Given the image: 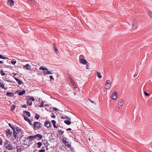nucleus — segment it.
Returning a JSON list of instances; mask_svg holds the SVG:
<instances>
[{
	"instance_id": "1",
	"label": "nucleus",
	"mask_w": 152,
	"mask_h": 152,
	"mask_svg": "<svg viewBox=\"0 0 152 152\" xmlns=\"http://www.w3.org/2000/svg\"><path fill=\"white\" fill-rule=\"evenodd\" d=\"M42 126V124L38 122H35L33 125V127L34 129L37 130L39 129Z\"/></svg>"
},
{
	"instance_id": "2",
	"label": "nucleus",
	"mask_w": 152,
	"mask_h": 152,
	"mask_svg": "<svg viewBox=\"0 0 152 152\" xmlns=\"http://www.w3.org/2000/svg\"><path fill=\"white\" fill-rule=\"evenodd\" d=\"M39 70H42L44 71L43 72V73L45 74H52L53 72L50 71L48 70V69L45 67H44L43 66H42L39 68Z\"/></svg>"
},
{
	"instance_id": "3",
	"label": "nucleus",
	"mask_w": 152,
	"mask_h": 152,
	"mask_svg": "<svg viewBox=\"0 0 152 152\" xmlns=\"http://www.w3.org/2000/svg\"><path fill=\"white\" fill-rule=\"evenodd\" d=\"M4 145L7 149L9 150H12L14 149L12 145L10 143H9L7 141H6L4 143Z\"/></svg>"
},
{
	"instance_id": "4",
	"label": "nucleus",
	"mask_w": 152,
	"mask_h": 152,
	"mask_svg": "<svg viewBox=\"0 0 152 152\" xmlns=\"http://www.w3.org/2000/svg\"><path fill=\"white\" fill-rule=\"evenodd\" d=\"M79 60L80 63L84 65L88 63V62L85 59V57L83 55H80L79 57Z\"/></svg>"
},
{
	"instance_id": "5",
	"label": "nucleus",
	"mask_w": 152,
	"mask_h": 152,
	"mask_svg": "<svg viewBox=\"0 0 152 152\" xmlns=\"http://www.w3.org/2000/svg\"><path fill=\"white\" fill-rule=\"evenodd\" d=\"M15 136L13 135L15 139L19 138L18 134H19L20 133H21V132H22L20 129L19 127H18L15 130Z\"/></svg>"
},
{
	"instance_id": "6",
	"label": "nucleus",
	"mask_w": 152,
	"mask_h": 152,
	"mask_svg": "<svg viewBox=\"0 0 152 152\" xmlns=\"http://www.w3.org/2000/svg\"><path fill=\"white\" fill-rule=\"evenodd\" d=\"M6 134L7 137H9L12 135V132L10 129H7L6 131Z\"/></svg>"
},
{
	"instance_id": "7",
	"label": "nucleus",
	"mask_w": 152,
	"mask_h": 152,
	"mask_svg": "<svg viewBox=\"0 0 152 152\" xmlns=\"http://www.w3.org/2000/svg\"><path fill=\"white\" fill-rule=\"evenodd\" d=\"M111 82L110 80H107L106 81L105 86H106L107 88H105L108 89H109L111 87Z\"/></svg>"
},
{
	"instance_id": "8",
	"label": "nucleus",
	"mask_w": 152,
	"mask_h": 152,
	"mask_svg": "<svg viewBox=\"0 0 152 152\" xmlns=\"http://www.w3.org/2000/svg\"><path fill=\"white\" fill-rule=\"evenodd\" d=\"M35 139H37L38 141H39L42 138L43 136L41 134H37L35 135Z\"/></svg>"
},
{
	"instance_id": "9",
	"label": "nucleus",
	"mask_w": 152,
	"mask_h": 152,
	"mask_svg": "<svg viewBox=\"0 0 152 152\" xmlns=\"http://www.w3.org/2000/svg\"><path fill=\"white\" fill-rule=\"evenodd\" d=\"M117 97V94L116 91H115L112 94V98L114 100H115Z\"/></svg>"
},
{
	"instance_id": "10",
	"label": "nucleus",
	"mask_w": 152,
	"mask_h": 152,
	"mask_svg": "<svg viewBox=\"0 0 152 152\" xmlns=\"http://www.w3.org/2000/svg\"><path fill=\"white\" fill-rule=\"evenodd\" d=\"M5 83L4 81L2 80H0V88L1 87L2 88L6 90V88H5L4 86Z\"/></svg>"
},
{
	"instance_id": "11",
	"label": "nucleus",
	"mask_w": 152,
	"mask_h": 152,
	"mask_svg": "<svg viewBox=\"0 0 152 152\" xmlns=\"http://www.w3.org/2000/svg\"><path fill=\"white\" fill-rule=\"evenodd\" d=\"M23 117L24 118V119L25 121L28 122L30 125H32V123L31 121L28 118L26 117L24 115H23Z\"/></svg>"
},
{
	"instance_id": "12",
	"label": "nucleus",
	"mask_w": 152,
	"mask_h": 152,
	"mask_svg": "<svg viewBox=\"0 0 152 152\" xmlns=\"http://www.w3.org/2000/svg\"><path fill=\"white\" fill-rule=\"evenodd\" d=\"M45 126L48 128H49L51 126V124L48 121H45Z\"/></svg>"
},
{
	"instance_id": "13",
	"label": "nucleus",
	"mask_w": 152,
	"mask_h": 152,
	"mask_svg": "<svg viewBox=\"0 0 152 152\" xmlns=\"http://www.w3.org/2000/svg\"><path fill=\"white\" fill-rule=\"evenodd\" d=\"M23 68H25L26 70H29L31 68V66L28 64H27L23 66Z\"/></svg>"
},
{
	"instance_id": "14",
	"label": "nucleus",
	"mask_w": 152,
	"mask_h": 152,
	"mask_svg": "<svg viewBox=\"0 0 152 152\" xmlns=\"http://www.w3.org/2000/svg\"><path fill=\"white\" fill-rule=\"evenodd\" d=\"M124 104V101L122 100H120L118 103V104L120 107L118 106V108H121L122 106Z\"/></svg>"
},
{
	"instance_id": "15",
	"label": "nucleus",
	"mask_w": 152,
	"mask_h": 152,
	"mask_svg": "<svg viewBox=\"0 0 152 152\" xmlns=\"http://www.w3.org/2000/svg\"><path fill=\"white\" fill-rule=\"evenodd\" d=\"M53 49L55 51V52H56V54H58V53L59 52H58V49H57V48L56 46V45L55 44H53Z\"/></svg>"
},
{
	"instance_id": "16",
	"label": "nucleus",
	"mask_w": 152,
	"mask_h": 152,
	"mask_svg": "<svg viewBox=\"0 0 152 152\" xmlns=\"http://www.w3.org/2000/svg\"><path fill=\"white\" fill-rule=\"evenodd\" d=\"M18 127L16 125H12V127L11 128L12 130H13V135L15 136V130L16 129V128H17Z\"/></svg>"
},
{
	"instance_id": "17",
	"label": "nucleus",
	"mask_w": 152,
	"mask_h": 152,
	"mask_svg": "<svg viewBox=\"0 0 152 152\" xmlns=\"http://www.w3.org/2000/svg\"><path fill=\"white\" fill-rule=\"evenodd\" d=\"M8 4L10 5L11 6H12L14 3V2L13 0H10L7 1Z\"/></svg>"
},
{
	"instance_id": "18",
	"label": "nucleus",
	"mask_w": 152,
	"mask_h": 152,
	"mask_svg": "<svg viewBox=\"0 0 152 152\" xmlns=\"http://www.w3.org/2000/svg\"><path fill=\"white\" fill-rule=\"evenodd\" d=\"M15 79L16 80L17 82L20 85H21L23 83V82L21 80H19L18 79L15 77Z\"/></svg>"
},
{
	"instance_id": "19",
	"label": "nucleus",
	"mask_w": 152,
	"mask_h": 152,
	"mask_svg": "<svg viewBox=\"0 0 152 152\" xmlns=\"http://www.w3.org/2000/svg\"><path fill=\"white\" fill-rule=\"evenodd\" d=\"M27 139H29L30 140H33L35 139V135L29 136L28 137Z\"/></svg>"
},
{
	"instance_id": "20",
	"label": "nucleus",
	"mask_w": 152,
	"mask_h": 152,
	"mask_svg": "<svg viewBox=\"0 0 152 152\" xmlns=\"http://www.w3.org/2000/svg\"><path fill=\"white\" fill-rule=\"evenodd\" d=\"M6 94L7 96L10 97H13L14 96V94L10 92H7L6 93Z\"/></svg>"
},
{
	"instance_id": "21",
	"label": "nucleus",
	"mask_w": 152,
	"mask_h": 152,
	"mask_svg": "<svg viewBox=\"0 0 152 152\" xmlns=\"http://www.w3.org/2000/svg\"><path fill=\"white\" fill-rule=\"evenodd\" d=\"M51 122H52V124L53 125V127L54 128H57L58 127V126H57L56 125V122L55 120H52Z\"/></svg>"
},
{
	"instance_id": "22",
	"label": "nucleus",
	"mask_w": 152,
	"mask_h": 152,
	"mask_svg": "<svg viewBox=\"0 0 152 152\" xmlns=\"http://www.w3.org/2000/svg\"><path fill=\"white\" fill-rule=\"evenodd\" d=\"M16 149L17 152H21V151L22 150V148L20 145L17 146Z\"/></svg>"
},
{
	"instance_id": "23",
	"label": "nucleus",
	"mask_w": 152,
	"mask_h": 152,
	"mask_svg": "<svg viewBox=\"0 0 152 152\" xmlns=\"http://www.w3.org/2000/svg\"><path fill=\"white\" fill-rule=\"evenodd\" d=\"M26 91L25 90L22 91H20L18 93V95L20 96H22L25 93Z\"/></svg>"
},
{
	"instance_id": "24",
	"label": "nucleus",
	"mask_w": 152,
	"mask_h": 152,
	"mask_svg": "<svg viewBox=\"0 0 152 152\" xmlns=\"http://www.w3.org/2000/svg\"><path fill=\"white\" fill-rule=\"evenodd\" d=\"M67 138L65 137H64L62 139V141L65 144H66V143H68V142L66 141Z\"/></svg>"
},
{
	"instance_id": "25",
	"label": "nucleus",
	"mask_w": 152,
	"mask_h": 152,
	"mask_svg": "<svg viewBox=\"0 0 152 152\" xmlns=\"http://www.w3.org/2000/svg\"><path fill=\"white\" fill-rule=\"evenodd\" d=\"M64 122L66 124L68 125H69L71 123V122L69 120H65L64 121Z\"/></svg>"
},
{
	"instance_id": "26",
	"label": "nucleus",
	"mask_w": 152,
	"mask_h": 152,
	"mask_svg": "<svg viewBox=\"0 0 152 152\" xmlns=\"http://www.w3.org/2000/svg\"><path fill=\"white\" fill-rule=\"evenodd\" d=\"M96 73H97V76L99 78H100L102 77V76L100 72H97Z\"/></svg>"
},
{
	"instance_id": "27",
	"label": "nucleus",
	"mask_w": 152,
	"mask_h": 152,
	"mask_svg": "<svg viewBox=\"0 0 152 152\" xmlns=\"http://www.w3.org/2000/svg\"><path fill=\"white\" fill-rule=\"evenodd\" d=\"M37 147L38 148H40L42 145V143L41 142H39L37 143Z\"/></svg>"
},
{
	"instance_id": "28",
	"label": "nucleus",
	"mask_w": 152,
	"mask_h": 152,
	"mask_svg": "<svg viewBox=\"0 0 152 152\" xmlns=\"http://www.w3.org/2000/svg\"><path fill=\"white\" fill-rule=\"evenodd\" d=\"M24 112L26 114V115H27L28 117H30V116L31 114L29 112H28L26 111H25Z\"/></svg>"
},
{
	"instance_id": "29",
	"label": "nucleus",
	"mask_w": 152,
	"mask_h": 152,
	"mask_svg": "<svg viewBox=\"0 0 152 152\" xmlns=\"http://www.w3.org/2000/svg\"><path fill=\"white\" fill-rule=\"evenodd\" d=\"M0 58H1V59H7L8 58V57L3 56L1 55H0Z\"/></svg>"
},
{
	"instance_id": "30",
	"label": "nucleus",
	"mask_w": 152,
	"mask_h": 152,
	"mask_svg": "<svg viewBox=\"0 0 152 152\" xmlns=\"http://www.w3.org/2000/svg\"><path fill=\"white\" fill-rule=\"evenodd\" d=\"M28 1H30L32 4H36V2L34 0H27Z\"/></svg>"
},
{
	"instance_id": "31",
	"label": "nucleus",
	"mask_w": 152,
	"mask_h": 152,
	"mask_svg": "<svg viewBox=\"0 0 152 152\" xmlns=\"http://www.w3.org/2000/svg\"><path fill=\"white\" fill-rule=\"evenodd\" d=\"M39 107H44V102L42 101L41 103V104L38 106Z\"/></svg>"
},
{
	"instance_id": "32",
	"label": "nucleus",
	"mask_w": 152,
	"mask_h": 152,
	"mask_svg": "<svg viewBox=\"0 0 152 152\" xmlns=\"http://www.w3.org/2000/svg\"><path fill=\"white\" fill-rule=\"evenodd\" d=\"M18 136H19V138H21L23 136V134L22 133V132H21V133H20L19 134H18Z\"/></svg>"
},
{
	"instance_id": "33",
	"label": "nucleus",
	"mask_w": 152,
	"mask_h": 152,
	"mask_svg": "<svg viewBox=\"0 0 152 152\" xmlns=\"http://www.w3.org/2000/svg\"><path fill=\"white\" fill-rule=\"evenodd\" d=\"M27 104L28 105V106H31L32 104V102L31 101H27Z\"/></svg>"
},
{
	"instance_id": "34",
	"label": "nucleus",
	"mask_w": 152,
	"mask_h": 152,
	"mask_svg": "<svg viewBox=\"0 0 152 152\" xmlns=\"http://www.w3.org/2000/svg\"><path fill=\"white\" fill-rule=\"evenodd\" d=\"M39 117H40V116L39 114H36L35 116V118H36V119L38 120L39 119Z\"/></svg>"
},
{
	"instance_id": "35",
	"label": "nucleus",
	"mask_w": 152,
	"mask_h": 152,
	"mask_svg": "<svg viewBox=\"0 0 152 152\" xmlns=\"http://www.w3.org/2000/svg\"><path fill=\"white\" fill-rule=\"evenodd\" d=\"M15 104H12L11 107V110H14V109L15 108Z\"/></svg>"
},
{
	"instance_id": "36",
	"label": "nucleus",
	"mask_w": 152,
	"mask_h": 152,
	"mask_svg": "<svg viewBox=\"0 0 152 152\" xmlns=\"http://www.w3.org/2000/svg\"><path fill=\"white\" fill-rule=\"evenodd\" d=\"M148 14L150 18L152 19V13L150 11H149Z\"/></svg>"
},
{
	"instance_id": "37",
	"label": "nucleus",
	"mask_w": 152,
	"mask_h": 152,
	"mask_svg": "<svg viewBox=\"0 0 152 152\" xmlns=\"http://www.w3.org/2000/svg\"><path fill=\"white\" fill-rule=\"evenodd\" d=\"M29 97H30L29 98V100H31L33 101H34L35 100V99L33 97H30V96Z\"/></svg>"
},
{
	"instance_id": "38",
	"label": "nucleus",
	"mask_w": 152,
	"mask_h": 152,
	"mask_svg": "<svg viewBox=\"0 0 152 152\" xmlns=\"http://www.w3.org/2000/svg\"><path fill=\"white\" fill-rule=\"evenodd\" d=\"M69 80L71 82L72 84L74 83V80L71 77H69Z\"/></svg>"
},
{
	"instance_id": "39",
	"label": "nucleus",
	"mask_w": 152,
	"mask_h": 152,
	"mask_svg": "<svg viewBox=\"0 0 152 152\" xmlns=\"http://www.w3.org/2000/svg\"><path fill=\"white\" fill-rule=\"evenodd\" d=\"M50 80L51 81H53L54 80V78L52 76H50Z\"/></svg>"
},
{
	"instance_id": "40",
	"label": "nucleus",
	"mask_w": 152,
	"mask_h": 152,
	"mask_svg": "<svg viewBox=\"0 0 152 152\" xmlns=\"http://www.w3.org/2000/svg\"><path fill=\"white\" fill-rule=\"evenodd\" d=\"M60 131V135H62L64 133V131H62L61 130H59Z\"/></svg>"
},
{
	"instance_id": "41",
	"label": "nucleus",
	"mask_w": 152,
	"mask_h": 152,
	"mask_svg": "<svg viewBox=\"0 0 152 152\" xmlns=\"http://www.w3.org/2000/svg\"><path fill=\"white\" fill-rule=\"evenodd\" d=\"M144 93L145 95L146 96H148L149 95V94L146 91H145L144 92Z\"/></svg>"
},
{
	"instance_id": "42",
	"label": "nucleus",
	"mask_w": 152,
	"mask_h": 152,
	"mask_svg": "<svg viewBox=\"0 0 152 152\" xmlns=\"http://www.w3.org/2000/svg\"><path fill=\"white\" fill-rule=\"evenodd\" d=\"M16 63V61H11V63L12 64H15Z\"/></svg>"
},
{
	"instance_id": "43",
	"label": "nucleus",
	"mask_w": 152,
	"mask_h": 152,
	"mask_svg": "<svg viewBox=\"0 0 152 152\" xmlns=\"http://www.w3.org/2000/svg\"><path fill=\"white\" fill-rule=\"evenodd\" d=\"M45 149L44 148L43 149H42L40 150L39 152H45Z\"/></svg>"
},
{
	"instance_id": "44",
	"label": "nucleus",
	"mask_w": 152,
	"mask_h": 152,
	"mask_svg": "<svg viewBox=\"0 0 152 152\" xmlns=\"http://www.w3.org/2000/svg\"><path fill=\"white\" fill-rule=\"evenodd\" d=\"M136 24H133V27L132 28L133 29H134L136 28Z\"/></svg>"
},
{
	"instance_id": "45",
	"label": "nucleus",
	"mask_w": 152,
	"mask_h": 152,
	"mask_svg": "<svg viewBox=\"0 0 152 152\" xmlns=\"http://www.w3.org/2000/svg\"><path fill=\"white\" fill-rule=\"evenodd\" d=\"M1 75L2 76H4V75H5V73H4L3 72V71H2V70L1 71Z\"/></svg>"
},
{
	"instance_id": "46",
	"label": "nucleus",
	"mask_w": 152,
	"mask_h": 152,
	"mask_svg": "<svg viewBox=\"0 0 152 152\" xmlns=\"http://www.w3.org/2000/svg\"><path fill=\"white\" fill-rule=\"evenodd\" d=\"M65 118H66V119L67 120H71V118L69 117H67V116H66Z\"/></svg>"
},
{
	"instance_id": "47",
	"label": "nucleus",
	"mask_w": 152,
	"mask_h": 152,
	"mask_svg": "<svg viewBox=\"0 0 152 152\" xmlns=\"http://www.w3.org/2000/svg\"><path fill=\"white\" fill-rule=\"evenodd\" d=\"M58 110V109L56 108V107H53V111H57Z\"/></svg>"
},
{
	"instance_id": "48",
	"label": "nucleus",
	"mask_w": 152,
	"mask_h": 152,
	"mask_svg": "<svg viewBox=\"0 0 152 152\" xmlns=\"http://www.w3.org/2000/svg\"><path fill=\"white\" fill-rule=\"evenodd\" d=\"M72 85H73V87L75 88H76L77 87H76V85L75 84V83H74L72 84Z\"/></svg>"
},
{
	"instance_id": "49",
	"label": "nucleus",
	"mask_w": 152,
	"mask_h": 152,
	"mask_svg": "<svg viewBox=\"0 0 152 152\" xmlns=\"http://www.w3.org/2000/svg\"><path fill=\"white\" fill-rule=\"evenodd\" d=\"M22 108H26L27 107V105L26 104H24L22 106Z\"/></svg>"
},
{
	"instance_id": "50",
	"label": "nucleus",
	"mask_w": 152,
	"mask_h": 152,
	"mask_svg": "<svg viewBox=\"0 0 152 152\" xmlns=\"http://www.w3.org/2000/svg\"><path fill=\"white\" fill-rule=\"evenodd\" d=\"M86 69H89V65L87 64H86Z\"/></svg>"
},
{
	"instance_id": "51",
	"label": "nucleus",
	"mask_w": 152,
	"mask_h": 152,
	"mask_svg": "<svg viewBox=\"0 0 152 152\" xmlns=\"http://www.w3.org/2000/svg\"><path fill=\"white\" fill-rule=\"evenodd\" d=\"M51 117H52L53 118H55L56 117V116L53 113H51Z\"/></svg>"
},
{
	"instance_id": "52",
	"label": "nucleus",
	"mask_w": 152,
	"mask_h": 152,
	"mask_svg": "<svg viewBox=\"0 0 152 152\" xmlns=\"http://www.w3.org/2000/svg\"><path fill=\"white\" fill-rule=\"evenodd\" d=\"M65 145L69 147L71 146V145L70 144H65Z\"/></svg>"
},
{
	"instance_id": "53",
	"label": "nucleus",
	"mask_w": 152,
	"mask_h": 152,
	"mask_svg": "<svg viewBox=\"0 0 152 152\" xmlns=\"http://www.w3.org/2000/svg\"><path fill=\"white\" fill-rule=\"evenodd\" d=\"M14 139H13V140H12V142H13V143H14V144H15L16 145H17V142H14Z\"/></svg>"
},
{
	"instance_id": "54",
	"label": "nucleus",
	"mask_w": 152,
	"mask_h": 152,
	"mask_svg": "<svg viewBox=\"0 0 152 152\" xmlns=\"http://www.w3.org/2000/svg\"><path fill=\"white\" fill-rule=\"evenodd\" d=\"M71 130V129L70 128H69L66 129L67 131H70Z\"/></svg>"
},
{
	"instance_id": "55",
	"label": "nucleus",
	"mask_w": 152,
	"mask_h": 152,
	"mask_svg": "<svg viewBox=\"0 0 152 152\" xmlns=\"http://www.w3.org/2000/svg\"><path fill=\"white\" fill-rule=\"evenodd\" d=\"M8 125H9V126L11 128L12 126L11 125V124L10 123H9L8 124Z\"/></svg>"
},
{
	"instance_id": "56",
	"label": "nucleus",
	"mask_w": 152,
	"mask_h": 152,
	"mask_svg": "<svg viewBox=\"0 0 152 152\" xmlns=\"http://www.w3.org/2000/svg\"><path fill=\"white\" fill-rule=\"evenodd\" d=\"M2 141L1 139H0V145H2Z\"/></svg>"
},
{
	"instance_id": "57",
	"label": "nucleus",
	"mask_w": 152,
	"mask_h": 152,
	"mask_svg": "<svg viewBox=\"0 0 152 152\" xmlns=\"http://www.w3.org/2000/svg\"><path fill=\"white\" fill-rule=\"evenodd\" d=\"M44 141L45 142V143H47L48 142V141L47 140H44Z\"/></svg>"
},
{
	"instance_id": "58",
	"label": "nucleus",
	"mask_w": 152,
	"mask_h": 152,
	"mask_svg": "<svg viewBox=\"0 0 152 152\" xmlns=\"http://www.w3.org/2000/svg\"><path fill=\"white\" fill-rule=\"evenodd\" d=\"M3 63V62L2 61H0V64H2Z\"/></svg>"
},
{
	"instance_id": "59",
	"label": "nucleus",
	"mask_w": 152,
	"mask_h": 152,
	"mask_svg": "<svg viewBox=\"0 0 152 152\" xmlns=\"http://www.w3.org/2000/svg\"><path fill=\"white\" fill-rule=\"evenodd\" d=\"M90 101L92 103H93L94 102L93 101H91V100H90Z\"/></svg>"
},
{
	"instance_id": "60",
	"label": "nucleus",
	"mask_w": 152,
	"mask_h": 152,
	"mask_svg": "<svg viewBox=\"0 0 152 152\" xmlns=\"http://www.w3.org/2000/svg\"><path fill=\"white\" fill-rule=\"evenodd\" d=\"M42 149H43L44 148V147H42Z\"/></svg>"
},
{
	"instance_id": "61",
	"label": "nucleus",
	"mask_w": 152,
	"mask_h": 152,
	"mask_svg": "<svg viewBox=\"0 0 152 152\" xmlns=\"http://www.w3.org/2000/svg\"><path fill=\"white\" fill-rule=\"evenodd\" d=\"M46 150L47 151L48 150V148H47L46 149Z\"/></svg>"
},
{
	"instance_id": "62",
	"label": "nucleus",
	"mask_w": 152,
	"mask_h": 152,
	"mask_svg": "<svg viewBox=\"0 0 152 152\" xmlns=\"http://www.w3.org/2000/svg\"><path fill=\"white\" fill-rule=\"evenodd\" d=\"M61 118H64V117H62Z\"/></svg>"
},
{
	"instance_id": "63",
	"label": "nucleus",
	"mask_w": 152,
	"mask_h": 152,
	"mask_svg": "<svg viewBox=\"0 0 152 152\" xmlns=\"http://www.w3.org/2000/svg\"><path fill=\"white\" fill-rule=\"evenodd\" d=\"M134 77L135 78V75H134Z\"/></svg>"
},
{
	"instance_id": "64",
	"label": "nucleus",
	"mask_w": 152,
	"mask_h": 152,
	"mask_svg": "<svg viewBox=\"0 0 152 152\" xmlns=\"http://www.w3.org/2000/svg\"><path fill=\"white\" fill-rule=\"evenodd\" d=\"M46 109V110H47V111H48V110H47V109Z\"/></svg>"
}]
</instances>
